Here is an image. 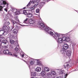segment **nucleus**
Wrapping results in <instances>:
<instances>
[{"label": "nucleus", "instance_id": "obj_44", "mask_svg": "<svg viewBox=\"0 0 78 78\" xmlns=\"http://www.w3.org/2000/svg\"><path fill=\"white\" fill-rule=\"evenodd\" d=\"M7 23L8 25H9V23H10L9 22H7Z\"/></svg>", "mask_w": 78, "mask_h": 78}, {"label": "nucleus", "instance_id": "obj_14", "mask_svg": "<svg viewBox=\"0 0 78 78\" xmlns=\"http://www.w3.org/2000/svg\"><path fill=\"white\" fill-rule=\"evenodd\" d=\"M60 51L61 53H62V54H65L66 52V50L64 49H62Z\"/></svg>", "mask_w": 78, "mask_h": 78}, {"label": "nucleus", "instance_id": "obj_21", "mask_svg": "<svg viewBox=\"0 0 78 78\" xmlns=\"http://www.w3.org/2000/svg\"><path fill=\"white\" fill-rule=\"evenodd\" d=\"M31 75L33 76H35L36 75V72H33L31 73Z\"/></svg>", "mask_w": 78, "mask_h": 78}, {"label": "nucleus", "instance_id": "obj_49", "mask_svg": "<svg viewBox=\"0 0 78 78\" xmlns=\"http://www.w3.org/2000/svg\"><path fill=\"white\" fill-rule=\"evenodd\" d=\"M18 44V45L17 46V47H19V44Z\"/></svg>", "mask_w": 78, "mask_h": 78}, {"label": "nucleus", "instance_id": "obj_47", "mask_svg": "<svg viewBox=\"0 0 78 78\" xmlns=\"http://www.w3.org/2000/svg\"><path fill=\"white\" fill-rule=\"evenodd\" d=\"M25 8H27L26 7H25L23 8V9H25Z\"/></svg>", "mask_w": 78, "mask_h": 78}, {"label": "nucleus", "instance_id": "obj_48", "mask_svg": "<svg viewBox=\"0 0 78 78\" xmlns=\"http://www.w3.org/2000/svg\"><path fill=\"white\" fill-rule=\"evenodd\" d=\"M1 0V1H2L3 2V1H4L5 0Z\"/></svg>", "mask_w": 78, "mask_h": 78}, {"label": "nucleus", "instance_id": "obj_17", "mask_svg": "<svg viewBox=\"0 0 78 78\" xmlns=\"http://www.w3.org/2000/svg\"><path fill=\"white\" fill-rule=\"evenodd\" d=\"M1 43H3L4 44H6L8 43V41L6 40H3L2 42H1Z\"/></svg>", "mask_w": 78, "mask_h": 78}, {"label": "nucleus", "instance_id": "obj_26", "mask_svg": "<svg viewBox=\"0 0 78 78\" xmlns=\"http://www.w3.org/2000/svg\"><path fill=\"white\" fill-rule=\"evenodd\" d=\"M20 56H21V57H22V58L24 56V54H23L22 52H21L20 53Z\"/></svg>", "mask_w": 78, "mask_h": 78}, {"label": "nucleus", "instance_id": "obj_10", "mask_svg": "<svg viewBox=\"0 0 78 78\" xmlns=\"http://www.w3.org/2000/svg\"><path fill=\"white\" fill-rule=\"evenodd\" d=\"M45 4V3L43 2H41L38 3V6L40 8H42L43 6Z\"/></svg>", "mask_w": 78, "mask_h": 78}, {"label": "nucleus", "instance_id": "obj_19", "mask_svg": "<svg viewBox=\"0 0 78 78\" xmlns=\"http://www.w3.org/2000/svg\"><path fill=\"white\" fill-rule=\"evenodd\" d=\"M5 30H0V34H1V35L2 36V35H3L4 34V33H5Z\"/></svg>", "mask_w": 78, "mask_h": 78}, {"label": "nucleus", "instance_id": "obj_16", "mask_svg": "<svg viewBox=\"0 0 78 78\" xmlns=\"http://www.w3.org/2000/svg\"><path fill=\"white\" fill-rule=\"evenodd\" d=\"M17 30L16 29H14L12 31V33L14 34H17Z\"/></svg>", "mask_w": 78, "mask_h": 78}, {"label": "nucleus", "instance_id": "obj_3", "mask_svg": "<svg viewBox=\"0 0 78 78\" xmlns=\"http://www.w3.org/2000/svg\"><path fill=\"white\" fill-rule=\"evenodd\" d=\"M15 19L17 21H16L13 20H11V22L14 25H16V28H18V25H17L18 23H20V22L19 21V19H18V17L17 16H16L15 17Z\"/></svg>", "mask_w": 78, "mask_h": 78}, {"label": "nucleus", "instance_id": "obj_55", "mask_svg": "<svg viewBox=\"0 0 78 78\" xmlns=\"http://www.w3.org/2000/svg\"><path fill=\"white\" fill-rule=\"evenodd\" d=\"M78 69V67H77Z\"/></svg>", "mask_w": 78, "mask_h": 78}, {"label": "nucleus", "instance_id": "obj_12", "mask_svg": "<svg viewBox=\"0 0 78 78\" xmlns=\"http://www.w3.org/2000/svg\"><path fill=\"white\" fill-rule=\"evenodd\" d=\"M36 71L37 72H40L41 71V68L39 67H37L36 69Z\"/></svg>", "mask_w": 78, "mask_h": 78}, {"label": "nucleus", "instance_id": "obj_33", "mask_svg": "<svg viewBox=\"0 0 78 78\" xmlns=\"http://www.w3.org/2000/svg\"><path fill=\"white\" fill-rule=\"evenodd\" d=\"M34 6H32L30 7V9L31 10H33L34 9Z\"/></svg>", "mask_w": 78, "mask_h": 78}, {"label": "nucleus", "instance_id": "obj_1", "mask_svg": "<svg viewBox=\"0 0 78 78\" xmlns=\"http://www.w3.org/2000/svg\"><path fill=\"white\" fill-rule=\"evenodd\" d=\"M39 23L40 26L42 28H43L45 31H46L47 33H48L49 34H50V35L51 36H53L54 34H53V32L52 31H49L50 30H52L51 29H50V28L46 26V25H45L44 24L42 23V20H40V21H39Z\"/></svg>", "mask_w": 78, "mask_h": 78}, {"label": "nucleus", "instance_id": "obj_29", "mask_svg": "<svg viewBox=\"0 0 78 78\" xmlns=\"http://www.w3.org/2000/svg\"><path fill=\"white\" fill-rule=\"evenodd\" d=\"M10 43L11 44H13L14 43V41L12 40H10Z\"/></svg>", "mask_w": 78, "mask_h": 78}, {"label": "nucleus", "instance_id": "obj_31", "mask_svg": "<svg viewBox=\"0 0 78 78\" xmlns=\"http://www.w3.org/2000/svg\"><path fill=\"white\" fill-rule=\"evenodd\" d=\"M4 7H3V5L0 6V11H3V8Z\"/></svg>", "mask_w": 78, "mask_h": 78}, {"label": "nucleus", "instance_id": "obj_46", "mask_svg": "<svg viewBox=\"0 0 78 78\" xmlns=\"http://www.w3.org/2000/svg\"><path fill=\"white\" fill-rule=\"evenodd\" d=\"M12 37V35H10V38L11 39V38H12V37Z\"/></svg>", "mask_w": 78, "mask_h": 78}, {"label": "nucleus", "instance_id": "obj_6", "mask_svg": "<svg viewBox=\"0 0 78 78\" xmlns=\"http://www.w3.org/2000/svg\"><path fill=\"white\" fill-rule=\"evenodd\" d=\"M2 30L5 31V32H8L9 31V29H8V27H7V26L5 25V24H4L3 27H2Z\"/></svg>", "mask_w": 78, "mask_h": 78}, {"label": "nucleus", "instance_id": "obj_35", "mask_svg": "<svg viewBox=\"0 0 78 78\" xmlns=\"http://www.w3.org/2000/svg\"><path fill=\"white\" fill-rule=\"evenodd\" d=\"M36 12L37 13H39V9H36Z\"/></svg>", "mask_w": 78, "mask_h": 78}, {"label": "nucleus", "instance_id": "obj_51", "mask_svg": "<svg viewBox=\"0 0 78 78\" xmlns=\"http://www.w3.org/2000/svg\"><path fill=\"white\" fill-rule=\"evenodd\" d=\"M24 26H28V25H24Z\"/></svg>", "mask_w": 78, "mask_h": 78}, {"label": "nucleus", "instance_id": "obj_53", "mask_svg": "<svg viewBox=\"0 0 78 78\" xmlns=\"http://www.w3.org/2000/svg\"><path fill=\"white\" fill-rule=\"evenodd\" d=\"M77 61H78V59L77 60Z\"/></svg>", "mask_w": 78, "mask_h": 78}, {"label": "nucleus", "instance_id": "obj_13", "mask_svg": "<svg viewBox=\"0 0 78 78\" xmlns=\"http://www.w3.org/2000/svg\"><path fill=\"white\" fill-rule=\"evenodd\" d=\"M26 16L27 17H31L33 16V14L31 13H27V14Z\"/></svg>", "mask_w": 78, "mask_h": 78}, {"label": "nucleus", "instance_id": "obj_25", "mask_svg": "<svg viewBox=\"0 0 78 78\" xmlns=\"http://www.w3.org/2000/svg\"><path fill=\"white\" fill-rule=\"evenodd\" d=\"M41 74L42 75H43V76L44 75H45V71H44L42 70L41 72Z\"/></svg>", "mask_w": 78, "mask_h": 78}, {"label": "nucleus", "instance_id": "obj_5", "mask_svg": "<svg viewBox=\"0 0 78 78\" xmlns=\"http://www.w3.org/2000/svg\"><path fill=\"white\" fill-rule=\"evenodd\" d=\"M3 53L5 55H12V54L11 52H9V50L5 49L3 51Z\"/></svg>", "mask_w": 78, "mask_h": 78}, {"label": "nucleus", "instance_id": "obj_40", "mask_svg": "<svg viewBox=\"0 0 78 78\" xmlns=\"http://www.w3.org/2000/svg\"><path fill=\"white\" fill-rule=\"evenodd\" d=\"M68 75V74H66L65 75V78H66L67 76Z\"/></svg>", "mask_w": 78, "mask_h": 78}, {"label": "nucleus", "instance_id": "obj_36", "mask_svg": "<svg viewBox=\"0 0 78 78\" xmlns=\"http://www.w3.org/2000/svg\"><path fill=\"white\" fill-rule=\"evenodd\" d=\"M15 50L17 52L18 50H19V49L17 48L16 47L15 49Z\"/></svg>", "mask_w": 78, "mask_h": 78}, {"label": "nucleus", "instance_id": "obj_22", "mask_svg": "<svg viewBox=\"0 0 78 78\" xmlns=\"http://www.w3.org/2000/svg\"><path fill=\"white\" fill-rule=\"evenodd\" d=\"M44 70L45 72H49L50 69H49V68L48 67H45L44 68Z\"/></svg>", "mask_w": 78, "mask_h": 78}, {"label": "nucleus", "instance_id": "obj_20", "mask_svg": "<svg viewBox=\"0 0 78 78\" xmlns=\"http://www.w3.org/2000/svg\"><path fill=\"white\" fill-rule=\"evenodd\" d=\"M69 66V64H68L67 63H65V65H64V67L65 69H66V68H67Z\"/></svg>", "mask_w": 78, "mask_h": 78}, {"label": "nucleus", "instance_id": "obj_39", "mask_svg": "<svg viewBox=\"0 0 78 78\" xmlns=\"http://www.w3.org/2000/svg\"><path fill=\"white\" fill-rule=\"evenodd\" d=\"M63 72H64V70H62L60 71V74H62V73H63Z\"/></svg>", "mask_w": 78, "mask_h": 78}, {"label": "nucleus", "instance_id": "obj_2", "mask_svg": "<svg viewBox=\"0 0 78 78\" xmlns=\"http://www.w3.org/2000/svg\"><path fill=\"white\" fill-rule=\"evenodd\" d=\"M59 44H61L63 41H66V42H69L70 41V38L69 37V35H67L66 37H63L62 38H58L57 40H56Z\"/></svg>", "mask_w": 78, "mask_h": 78}, {"label": "nucleus", "instance_id": "obj_38", "mask_svg": "<svg viewBox=\"0 0 78 78\" xmlns=\"http://www.w3.org/2000/svg\"><path fill=\"white\" fill-rule=\"evenodd\" d=\"M40 1V0H35V2H36V3H39Z\"/></svg>", "mask_w": 78, "mask_h": 78}, {"label": "nucleus", "instance_id": "obj_34", "mask_svg": "<svg viewBox=\"0 0 78 78\" xmlns=\"http://www.w3.org/2000/svg\"><path fill=\"white\" fill-rule=\"evenodd\" d=\"M30 65H33V64H34L33 61H30Z\"/></svg>", "mask_w": 78, "mask_h": 78}, {"label": "nucleus", "instance_id": "obj_37", "mask_svg": "<svg viewBox=\"0 0 78 78\" xmlns=\"http://www.w3.org/2000/svg\"><path fill=\"white\" fill-rule=\"evenodd\" d=\"M37 5H38V6H39L38 3V4L37 3V4H35L34 5V6L35 8H36V6H37Z\"/></svg>", "mask_w": 78, "mask_h": 78}, {"label": "nucleus", "instance_id": "obj_45", "mask_svg": "<svg viewBox=\"0 0 78 78\" xmlns=\"http://www.w3.org/2000/svg\"><path fill=\"white\" fill-rule=\"evenodd\" d=\"M56 78H62L61 76H57Z\"/></svg>", "mask_w": 78, "mask_h": 78}, {"label": "nucleus", "instance_id": "obj_18", "mask_svg": "<svg viewBox=\"0 0 78 78\" xmlns=\"http://www.w3.org/2000/svg\"><path fill=\"white\" fill-rule=\"evenodd\" d=\"M21 11H16V12H15V14L16 15H19V14H20L21 13H21Z\"/></svg>", "mask_w": 78, "mask_h": 78}, {"label": "nucleus", "instance_id": "obj_24", "mask_svg": "<svg viewBox=\"0 0 78 78\" xmlns=\"http://www.w3.org/2000/svg\"><path fill=\"white\" fill-rule=\"evenodd\" d=\"M51 74L53 75H56V72L55 71H52L51 72Z\"/></svg>", "mask_w": 78, "mask_h": 78}, {"label": "nucleus", "instance_id": "obj_43", "mask_svg": "<svg viewBox=\"0 0 78 78\" xmlns=\"http://www.w3.org/2000/svg\"><path fill=\"white\" fill-rule=\"evenodd\" d=\"M0 39H5V37H0Z\"/></svg>", "mask_w": 78, "mask_h": 78}, {"label": "nucleus", "instance_id": "obj_52", "mask_svg": "<svg viewBox=\"0 0 78 78\" xmlns=\"http://www.w3.org/2000/svg\"><path fill=\"white\" fill-rule=\"evenodd\" d=\"M24 61H25V62H26V61H25V60H24Z\"/></svg>", "mask_w": 78, "mask_h": 78}, {"label": "nucleus", "instance_id": "obj_27", "mask_svg": "<svg viewBox=\"0 0 78 78\" xmlns=\"http://www.w3.org/2000/svg\"><path fill=\"white\" fill-rule=\"evenodd\" d=\"M11 15L9 13H7L6 15V17H8L7 18L8 19V17H11Z\"/></svg>", "mask_w": 78, "mask_h": 78}, {"label": "nucleus", "instance_id": "obj_54", "mask_svg": "<svg viewBox=\"0 0 78 78\" xmlns=\"http://www.w3.org/2000/svg\"><path fill=\"white\" fill-rule=\"evenodd\" d=\"M1 54V53L0 52V55Z\"/></svg>", "mask_w": 78, "mask_h": 78}, {"label": "nucleus", "instance_id": "obj_28", "mask_svg": "<svg viewBox=\"0 0 78 78\" xmlns=\"http://www.w3.org/2000/svg\"><path fill=\"white\" fill-rule=\"evenodd\" d=\"M70 48L72 51H73L74 50V46L72 45L71 46Z\"/></svg>", "mask_w": 78, "mask_h": 78}, {"label": "nucleus", "instance_id": "obj_15", "mask_svg": "<svg viewBox=\"0 0 78 78\" xmlns=\"http://www.w3.org/2000/svg\"><path fill=\"white\" fill-rule=\"evenodd\" d=\"M20 11L21 12H23V14H25V15H27V14H28V13H27V10H20Z\"/></svg>", "mask_w": 78, "mask_h": 78}, {"label": "nucleus", "instance_id": "obj_23", "mask_svg": "<svg viewBox=\"0 0 78 78\" xmlns=\"http://www.w3.org/2000/svg\"><path fill=\"white\" fill-rule=\"evenodd\" d=\"M37 65H38V66H41L42 65V63H41V62L39 61H37Z\"/></svg>", "mask_w": 78, "mask_h": 78}, {"label": "nucleus", "instance_id": "obj_32", "mask_svg": "<svg viewBox=\"0 0 78 78\" xmlns=\"http://www.w3.org/2000/svg\"><path fill=\"white\" fill-rule=\"evenodd\" d=\"M16 9H13L12 10V12H15V13L16 12Z\"/></svg>", "mask_w": 78, "mask_h": 78}, {"label": "nucleus", "instance_id": "obj_8", "mask_svg": "<svg viewBox=\"0 0 78 78\" xmlns=\"http://www.w3.org/2000/svg\"><path fill=\"white\" fill-rule=\"evenodd\" d=\"M3 4H1V5L2 6V7H5V5H6L7 6H8V4L7 3V2L5 1H2Z\"/></svg>", "mask_w": 78, "mask_h": 78}, {"label": "nucleus", "instance_id": "obj_30", "mask_svg": "<svg viewBox=\"0 0 78 78\" xmlns=\"http://www.w3.org/2000/svg\"><path fill=\"white\" fill-rule=\"evenodd\" d=\"M17 52L16 51V52H15L14 54H13V55L14 56H16L17 57Z\"/></svg>", "mask_w": 78, "mask_h": 78}, {"label": "nucleus", "instance_id": "obj_7", "mask_svg": "<svg viewBox=\"0 0 78 78\" xmlns=\"http://www.w3.org/2000/svg\"><path fill=\"white\" fill-rule=\"evenodd\" d=\"M59 37H60V34H58L57 32H55L54 34V37L55 40H57V39H58Z\"/></svg>", "mask_w": 78, "mask_h": 78}, {"label": "nucleus", "instance_id": "obj_42", "mask_svg": "<svg viewBox=\"0 0 78 78\" xmlns=\"http://www.w3.org/2000/svg\"><path fill=\"white\" fill-rule=\"evenodd\" d=\"M4 10H5V11L6 12H7V11H8V10H7V9H6V8L4 9Z\"/></svg>", "mask_w": 78, "mask_h": 78}, {"label": "nucleus", "instance_id": "obj_11", "mask_svg": "<svg viewBox=\"0 0 78 78\" xmlns=\"http://www.w3.org/2000/svg\"><path fill=\"white\" fill-rule=\"evenodd\" d=\"M71 54H72V52L70 51H68L66 52V55L68 56H70Z\"/></svg>", "mask_w": 78, "mask_h": 78}, {"label": "nucleus", "instance_id": "obj_4", "mask_svg": "<svg viewBox=\"0 0 78 78\" xmlns=\"http://www.w3.org/2000/svg\"><path fill=\"white\" fill-rule=\"evenodd\" d=\"M29 21V23L30 24H33L34 23V20L33 19H29L28 18H26V20H25L23 23H26L27 24L28 22Z\"/></svg>", "mask_w": 78, "mask_h": 78}, {"label": "nucleus", "instance_id": "obj_41", "mask_svg": "<svg viewBox=\"0 0 78 78\" xmlns=\"http://www.w3.org/2000/svg\"><path fill=\"white\" fill-rule=\"evenodd\" d=\"M3 48H8V47H7V46H5L3 47Z\"/></svg>", "mask_w": 78, "mask_h": 78}, {"label": "nucleus", "instance_id": "obj_9", "mask_svg": "<svg viewBox=\"0 0 78 78\" xmlns=\"http://www.w3.org/2000/svg\"><path fill=\"white\" fill-rule=\"evenodd\" d=\"M63 48L64 50H67L69 48V45L67 44H64L63 46Z\"/></svg>", "mask_w": 78, "mask_h": 78}, {"label": "nucleus", "instance_id": "obj_50", "mask_svg": "<svg viewBox=\"0 0 78 78\" xmlns=\"http://www.w3.org/2000/svg\"><path fill=\"white\" fill-rule=\"evenodd\" d=\"M31 78H34V77H31Z\"/></svg>", "mask_w": 78, "mask_h": 78}]
</instances>
